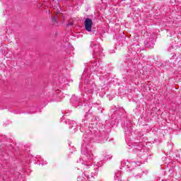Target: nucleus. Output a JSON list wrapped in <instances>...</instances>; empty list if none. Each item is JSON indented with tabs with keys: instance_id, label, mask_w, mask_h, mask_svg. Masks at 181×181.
<instances>
[{
	"instance_id": "1",
	"label": "nucleus",
	"mask_w": 181,
	"mask_h": 181,
	"mask_svg": "<svg viewBox=\"0 0 181 181\" xmlns=\"http://www.w3.org/2000/svg\"><path fill=\"white\" fill-rule=\"evenodd\" d=\"M101 127V125H100ZM97 127V122L90 124L87 134L83 135V144L81 146V152L84 156L83 159L79 160L80 163L86 167V169H88L90 166H92L93 162L94 155H93V145L90 141H97L99 144H104L108 141L110 138V134L107 132L100 130Z\"/></svg>"
},
{
	"instance_id": "2",
	"label": "nucleus",
	"mask_w": 181,
	"mask_h": 181,
	"mask_svg": "<svg viewBox=\"0 0 181 181\" xmlns=\"http://www.w3.org/2000/svg\"><path fill=\"white\" fill-rule=\"evenodd\" d=\"M115 114L120 119L121 125L124 131V134L127 139L133 144V146L134 145H141V146L143 145V146H145V143L144 142L146 141V139L144 136V133H139L135 137L132 136V123L128 118L125 117L126 113L124 109H119Z\"/></svg>"
},
{
	"instance_id": "3",
	"label": "nucleus",
	"mask_w": 181,
	"mask_h": 181,
	"mask_svg": "<svg viewBox=\"0 0 181 181\" xmlns=\"http://www.w3.org/2000/svg\"><path fill=\"white\" fill-rule=\"evenodd\" d=\"M138 54H136V52H129L125 56L124 61L122 64L123 66L124 69L126 67H129V69L134 67L135 69V66L136 64H138Z\"/></svg>"
},
{
	"instance_id": "4",
	"label": "nucleus",
	"mask_w": 181,
	"mask_h": 181,
	"mask_svg": "<svg viewBox=\"0 0 181 181\" xmlns=\"http://www.w3.org/2000/svg\"><path fill=\"white\" fill-rule=\"evenodd\" d=\"M132 153H136L138 158L141 159V162L144 163V162H146V160H148V151L145 149V146L134 145L132 146Z\"/></svg>"
},
{
	"instance_id": "5",
	"label": "nucleus",
	"mask_w": 181,
	"mask_h": 181,
	"mask_svg": "<svg viewBox=\"0 0 181 181\" xmlns=\"http://www.w3.org/2000/svg\"><path fill=\"white\" fill-rule=\"evenodd\" d=\"M70 103L73 107L76 108H81V107H84L85 110H89L90 105L86 103H83L81 98L76 96V95H73L70 99Z\"/></svg>"
},
{
	"instance_id": "6",
	"label": "nucleus",
	"mask_w": 181,
	"mask_h": 181,
	"mask_svg": "<svg viewBox=\"0 0 181 181\" xmlns=\"http://www.w3.org/2000/svg\"><path fill=\"white\" fill-rule=\"evenodd\" d=\"M2 179L4 181H16L21 176V173L18 171H4Z\"/></svg>"
},
{
	"instance_id": "7",
	"label": "nucleus",
	"mask_w": 181,
	"mask_h": 181,
	"mask_svg": "<svg viewBox=\"0 0 181 181\" xmlns=\"http://www.w3.org/2000/svg\"><path fill=\"white\" fill-rule=\"evenodd\" d=\"M90 47L93 49V53L92 54L93 59H100L103 56V48L100 45L93 44V42H90Z\"/></svg>"
},
{
	"instance_id": "8",
	"label": "nucleus",
	"mask_w": 181,
	"mask_h": 181,
	"mask_svg": "<svg viewBox=\"0 0 181 181\" xmlns=\"http://www.w3.org/2000/svg\"><path fill=\"white\" fill-rule=\"evenodd\" d=\"M85 119L86 121H90V123H89L88 129H91L90 127L92 124H94L96 122L97 127H100V125H103L101 124H98V117L93 115L92 112H90V110H88V112H86V115H85Z\"/></svg>"
},
{
	"instance_id": "9",
	"label": "nucleus",
	"mask_w": 181,
	"mask_h": 181,
	"mask_svg": "<svg viewBox=\"0 0 181 181\" xmlns=\"http://www.w3.org/2000/svg\"><path fill=\"white\" fill-rule=\"evenodd\" d=\"M0 159L5 162L3 163V164H0V169H2V168H4V169H8V168L11 166V164L8 162V160H9V156H8V153H1V154H0Z\"/></svg>"
},
{
	"instance_id": "10",
	"label": "nucleus",
	"mask_w": 181,
	"mask_h": 181,
	"mask_svg": "<svg viewBox=\"0 0 181 181\" xmlns=\"http://www.w3.org/2000/svg\"><path fill=\"white\" fill-rule=\"evenodd\" d=\"M61 121L62 122H64L65 124L69 125V129H72V134H74L77 131V129H76V122L70 120L69 119H65L64 117L61 119Z\"/></svg>"
},
{
	"instance_id": "11",
	"label": "nucleus",
	"mask_w": 181,
	"mask_h": 181,
	"mask_svg": "<svg viewBox=\"0 0 181 181\" xmlns=\"http://www.w3.org/2000/svg\"><path fill=\"white\" fill-rule=\"evenodd\" d=\"M144 46L148 47V49H153L155 46V37L153 35H151V37L146 39L144 41Z\"/></svg>"
},
{
	"instance_id": "12",
	"label": "nucleus",
	"mask_w": 181,
	"mask_h": 181,
	"mask_svg": "<svg viewBox=\"0 0 181 181\" xmlns=\"http://www.w3.org/2000/svg\"><path fill=\"white\" fill-rule=\"evenodd\" d=\"M85 29L87 32H93V20L90 18L85 19Z\"/></svg>"
},
{
	"instance_id": "13",
	"label": "nucleus",
	"mask_w": 181,
	"mask_h": 181,
	"mask_svg": "<svg viewBox=\"0 0 181 181\" xmlns=\"http://www.w3.org/2000/svg\"><path fill=\"white\" fill-rule=\"evenodd\" d=\"M176 59V57L173 55L170 59L168 61H165L163 64V67H172L175 66V59Z\"/></svg>"
},
{
	"instance_id": "14",
	"label": "nucleus",
	"mask_w": 181,
	"mask_h": 181,
	"mask_svg": "<svg viewBox=\"0 0 181 181\" xmlns=\"http://www.w3.org/2000/svg\"><path fill=\"white\" fill-rule=\"evenodd\" d=\"M100 65L97 64V62H93L89 64V71L90 73H97Z\"/></svg>"
},
{
	"instance_id": "15",
	"label": "nucleus",
	"mask_w": 181,
	"mask_h": 181,
	"mask_svg": "<svg viewBox=\"0 0 181 181\" xmlns=\"http://www.w3.org/2000/svg\"><path fill=\"white\" fill-rule=\"evenodd\" d=\"M142 174V170L138 168L134 169V177H141Z\"/></svg>"
},
{
	"instance_id": "16",
	"label": "nucleus",
	"mask_w": 181,
	"mask_h": 181,
	"mask_svg": "<svg viewBox=\"0 0 181 181\" xmlns=\"http://www.w3.org/2000/svg\"><path fill=\"white\" fill-rule=\"evenodd\" d=\"M95 88V84L93 83L89 86V89L88 90V94H93L94 93V89Z\"/></svg>"
},
{
	"instance_id": "17",
	"label": "nucleus",
	"mask_w": 181,
	"mask_h": 181,
	"mask_svg": "<svg viewBox=\"0 0 181 181\" xmlns=\"http://www.w3.org/2000/svg\"><path fill=\"white\" fill-rule=\"evenodd\" d=\"M52 22L53 23V25H54L55 26L57 25V19L56 18V17H52Z\"/></svg>"
},
{
	"instance_id": "18",
	"label": "nucleus",
	"mask_w": 181,
	"mask_h": 181,
	"mask_svg": "<svg viewBox=\"0 0 181 181\" xmlns=\"http://www.w3.org/2000/svg\"><path fill=\"white\" fill-rule=\"evenodd\" d=\"M105 158V159H107V160H111V159H112V156L106 154Z\"/></svg>"
},
{
	"instance_id": "19",
	"label": "nucleus",
	"mask_w": 181,
	"mask_h": 181,
	"mask_svg": "<svg viewBox=\"0 0 181 181\" xmlns=\"http://www.w3.org/2000/svg\"><path fill=\"white\" fill-rule=\"evenodd\" d=\"M103 71H104V69H103L101 66H99V68H98V70L96 71V73L103 74Z\"/></svg>"
},
{
	"instance_id": "20",
	"label": "nucleus",
	"mask_w": 181,
	"mask_h": 181,
	"mask_svg": "<svg viewBox=\"0 0 181 181\" xmlns=\"http://www.w3.org/2000/svg\"><path fill=\"white\" fill-rule=\"evenodd\" d=\"M117 40H118L119 42H125V36L119 37L117 39Z\"/></svg>"
},
{
	"instance_id": "21",
	"label": "nucleus",
	"mask_w": 181,
	"mask_h": 181,
	"mask_svg": "<svg viewBox=\"0 0 181 181\" xmlns=\"http://www.w3.org/2000/svg\"><path fill=\"white\" fill-rule=\"evenodd\" d=\"M0 141H1L2 142H5L6 141V136H4L3 139L2 137H1Z\"/></svg>"
},
{
	"instance_id": "22",
	"label": "nucleus",
	"mask_w": 181,
	"mask_h": 181,
	"mask_svg": "<svg viewBox=\"0 0 181 181\" xmlns=\"http://www.w3.org/2000/svg\"><path fill=\"white\" fill-rule=\"evenodd\" d=\"M67 28L70 27V26H73V23L69 21L68 23L66 24Z\"/></svg>"
},
{
	"instance_id": "23",
	"label": "nucleus",
	"mask_w": 181,
	"mask_h": 181,
	"mask_svg": "<svg viewBox=\"0 0 181 181\" xmlns=\"http://www.w3.org/2000/svg\"><path fill=\"white\" fill-rule=\"evenodd\" d=\"M127 166H128V169H129V170H127V171L129 170V172H132V169H133L132 165H127Z\"/></svg>"
},
{
	"instance_id": "24",
	"label": "nucleus",
	"mask_w": 181,
	"mask_h": 181,
	"mask_svg": "<svg viewBox=\"0 0 181 181\" xmlns=\"http://www.w3.org/2000/svg\"><path fill=\"white\" fill-rule=\"evenodd\" d=\"M168 172H169L170 175H172V173H173V168L169 169Z\"/></svg>"
},
{
	"instance_id": "25",
	"label": "nucleus",
	"mask_w": 181,
	"mask_h": 181,
	"mask_svg": "<svg viewBox=\"0 0 181 181\" xmlns=\"http://www.w3.org/2000/svg\"><path fill=\"white\" fill-rule=\"evenodd\" d=\"M178 67L181 69V60L178 62Z\"/></svg>"
},
{
	"instance_id": "26",
	"label": "nucleus",
	"mask_w": 181,
	"mask_h": 181,
	"mask_svg": "<svg viewBox=\"0 0 181 181\" xmlns=\"http://www.w3.org/2000/svg\"><path fill=\"white\" fill-rule=\"evenodd\" d=\"M132 165H134L135 166H136V163H133Z\"/></svg>"
},
{
	"instance_id": "27",
	"label": "nucleus",
	"mask_w": 181,
	"mask_h": 181,
	"mask_svg": "<svg viewBox=\"0 0 181 181\" xmlns=\"http://www.w3.org/2000/svg\"><path fill=\"white\" fill-rule=\"evenodd\" d=\"M162 181H169V180H162Z\"/></svg>"
}]
</instances>
